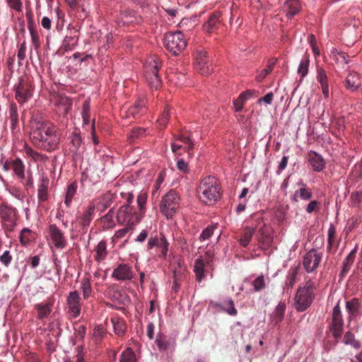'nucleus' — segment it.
<instances>
[{
	"label": "nucleus",
	"mask_w": 362,
	"mask_h": 362,
	"mask_svg": "<svg viewBox=\"0 0 362 362\" xmlns=\"http://www.w3.org/2000/svg\"><path fill=\"white\" fill-rule=\"evenodd\" d=\"M30 137L35 146L47 151L56 150L60 143L57 128L46 121H33Z\"/></svg>",
	"instance_id": "1"
},
{
	"label": "nucleus",
	"mask_w": 362,
	"mask_h": 362,
	"mask_svg": "<svg viewBox=\"0 0 362 362\" xmlns=\"http://www.w3.org/2000/svg\"><path fill=\"white\" fill-rule=\"evenodd\" d=\"M199 199L206 205H213L221 198V187L218 180L214 176L203 178L197 189Z\"/></svg>",
	"instance_id": "2"
},
{
	"label": "nucleus",
	"mask_w": 362,
	"mask_h": 362,
	"mask_svg": "<svg viewBox=\"0 0 362 362\" xmlns=\"http://www.w3.org/2000/svg\"><path fill=\"white\" fill-rule=\"evenodd\" d=\"M315 283L312 280L305 282L304 286L299 287L294 298L295 308L298 312H303L312 304L314 298Z\"/></svg>",
	"instance_id": "3"
},
{
	"label": "nucleus",
	"mask_w": 362,
	"mask_h": 362,
	"mask_svg": "<svg viewBox=\"0 0 362 362\" xmlns=\"http://www.w3.org/2000/svg\"><path fill=\"white\" fill-rule=\"evenodd\" d=\"M161 62L156 57L147 59L144 64V76L151 89L157 90L162 85L161 78L158 74Z\"/></svg>",
	"instance_id": "4"
},
{
	"label": "nucleus",
	"mask_w": 362,
	"mask_h": 362,
	"mask_svg": "<svg viewBox=\"0 0 362 362\" xmlns=\"http://www.w3.org/2000/svg\"><path fill=\"white\" fill-rule=\"evenodd\" d=\"M164 46L172 54H180L187 46V40L181 31L171 32L164 37Z\"/></svg>",
	"instance_id": "5"
},
{
	"label": "nucleus",
	"mask_w": 362,
	"mask_h": 362,
	"mask_svg": "<svg viewBox=\"0 0 362 362\" xmlns=\"http://www.w3.org/2000/svg\"><path fill=\"white\" fill-rule=\"evenodd\" d=\"M180 198L175 190L169 191L162 199L160 210L167 218H172L180 207Z\"/></svg>",
	"instance_id": "6"
},
{
	"label": "nucleus",
	"mask_w": 362,
	"mask_h": 362,
	"mask_svg": "<svg viewBox=\"0 0 362 362\" xmlns=\"http://www.w3.org/2000/svg\"><path fill=\"white\" fill-rule=\"evenodd\" d=\"M0 218L6 233L13 231L18 220V211L6 202L0 205Z\"/></svg>",
	"instance_id": "7"
},
{
	"label": "nucleus",
	"mask_w": 362,
	"mask_h": 362,
	"mask_svg": "<svg viewBox=\"0 0 362 362\" xmlns=\"http://www.w3.org/2000/svg\"><path fill=\"white\" fill-rule=\"evenodd\" d=\"M142 216L141 214L136 212L133 206L126 204L119 208L117 219L119 224H127L132 227L141 221Z\"/></svg>",
	"instance_id": "8"
},
{
	"label": "nucleus",
	"mask_w": 362,
	"mask_h": 362,
	"mask_svg": "<svg viewBox=\"0 0 362 362\" xmlns=\"http://www.w3.org/2000/svg\"><path fill=\"white\" fill-rule=\"evenodd\" d=\"M344 330V320L339 306V302L334 307L332 314V323L329 331L337 342L341 338Z\"/></svg>",
	"instance_id": "9"
},
{
	"label": "nucleus",
	"mask_w": 362,
	"mask_h": 362,
	"mask_svg": "<svg viewBox=\"0 0 362 362\" xmlns=\"http://www.w3.org/2000/svg\"><path fill=\"white\" fill-rule=\"evenodd\" d=\"M194 64L196 69L203 76H208L213 71L207 52L202 49H197L194 56Z\"/></svg>",
	"instance_id": "10"
},
{
	"label": "nucleus",
	"mask_w": 362,
	"mask_h": 362,
	"mask_svg": "<svg viewBox=\"0 0 362 362\" xmlns=\"http://www.w3.org/2000/svg\"><path fill=\"white\" fill-rule=\"evenodd\" d=\"M31 81L27 77H21L16 87V98L18 103H24L32 97Z\"/></svg>",
	"instance_id": "11"
},
{
	"label": "nucleus",
	"mask_w": 362,
	"mask_h": 362,
	"mask_svg": "<svg viewBox=\"0 0 362 362\" xmlns=\"http://www.w3.org/2000/svg\"><path fill=\"white\" fill-rule=\"evenodd\" d=\"M51 243L59 250L64 249L67 245V240L64 233L55 224L50 225L48 229Z\"/></svg>",
	"instance_id": "12"
},
{
	"label": "nucleus",
	"mask_w": 362,
	"mask_h": 362,
	"mask_svg": "<svg viewBox=\"0 0 362 362\" xmlns=\"http://www.w3.org/2000/svg\"><path fill=\"white\" fill-rule=\"evenodd\" d=\"M322 253L315 249L308 251L304 256L303 264L308 272H312L317 268L322 260Z\"/></svg>",
	"instance_id": "13"
},
{
	"label": "nucleus",
	"mask_w": 362,
	"mask_h": 362,
	"mask_svg": "<svg viewBox=\"0 0 362 362\" xmlns=\"http://www.w3.org/2000/svg\"><path fill=\"white\" fill-rule=\"evenodd\" d=\"M112 277L117 281H131L134 277L132 267L129 264H119L114 269Z\"/></svg>",
	"instance_id": "14"
},
{
	"label": "nucleus",
	"mask_w": 362,
	"mask_h": 362,
	"mask_svg": "<svg viewBox=\"0 0 362 362\" xmlns=\"http://www.w3.org/2000/svg\"><path fill=\"white\" fill-rule=\"evenodd\" d=\"M69 313L73 317H77L81 313V298L77 291H71L67 297Z\"/></svg>",
	"instance_id": "15"
},
{
	"label": "nucleus",
	"mask_w": 362,
	"mask_h": 362,
	"mask_svg": "<svg viewBox=\"0 0 362 362\" xmlns=\"http://www.w3.org/2000/svg\"><path fill=\"white\" fill-rule=\"evenodd\" d=\"M171 147L173 153H177L178 150L183 148L190 155V151L193 148L194 144L188 136L182 134L172 142Z\"/></svg>",
	"instance_id": "16"
},
{
	"label": "nucleus",
	"mask_w": 362,
	"mask_h": 362,
	"mask_svg": "<svg viewBox=\"0 0 362 362\" xmlns=\"http://www.w3.org/2000/svg\"><path fill=\"white\" fill-rule=\"evenodd\" d=\"M54 105L57 107L59 113L65 117L72 107L71 99L64 95H57L54 98Z\"/></svg>",
	"instance_id": "17"
},
{
	"label": "nucleus",
	"mask_w": 362,
	"mask_h": 362,
	"mask_svg": "<svg viewBox=\"0 0 362 362\" xmlns=\"http://www.w3.org/2000/svg\"><path fill=\"white\" fill-rule=\"evenodd\" d=\"M54 301L53 298H49L44 302L34 305L35 309L37 311V318L39 320H43L49 317L52 310Z\"/></svg>",
	"instance_id": "18"
},
{
	"label": "nucleus",
	"mask_w": 362,
	"mask_h": 362,
	"mask_svg": "<svg viewBox=\"0 0 362 362\" xmlns=\"http://www.w3.org/2000/svg\"><path fill=\"white\" fill-rule=\"evenodd\" d=\"M146 101L144 99L137 100L133 105L126 111L127 118H138L146 112Z\"/></svg>",
	"instance_id": "19"
},
{
	"label": "nucleus",
	"mask_w": 362,
	"mask_h": 362,
	"mask_svg": "<svg viewBox=\"0 0 362 362\" xmlns=\"http://www.w3.org/2000/svg\"><path fill=\"white\" fill-rule=\"evenodd\" d=\"M70 146L69 151L76 156H81L83 153L82 146V139L79 132L74 131L69 136Z\"/></svg>",
	"instance_id": "20"
},
{
	"label": "nucleus",
	"mask_w": 362,
	"mask_h": 362,
	"mask_svg": "<svg viewBox=\"0 0 362 362\" xmlns=\"http://www.w3.org/2000/svg\"><path fill=\"white\" fill-rule=\"evenodd\" d=\"M221 13L216 11L212 13L208 21L204 25V29L208 33H212L216 31L221 23Z\"/></svg>",
	"instance_id": "21"
},
{
	"label": "nucleus",
	"mask_w": 362,
	"mask_h": 362,
	"mask_svg": "<svg viewBox=\"0 0 362 362\" xmlns=\"http://www.w3.org/2000/svg\"><path fill=\"white\" fill-rule=\"evenodd\" d=\"M308 156L310 164L313 170L320 172L325 168V162L320 154L315 151H310Z\"/></svg>",
	"instance_id": "22"
},
{
	"label": "nucleus",
	"mask_w": 362,
	"mask_h": 362,
	"mask_svg": "<svg viewBox=\"0 0 362 362\" xmlns=\"http://www.w3.org/2000/svg\"><path fill=\"white\" fill-rule=\"evenodd\" d=\"M257 240L262 247H268L272 241V238L265 224L258 229Z\"/></svg>",
	"instance_id": "23"
},
{
	"label": "nucleus",
	"mask_w": 362,
	"mask_h": 362,
	"mask_svg": "<svg viewBox=\"0 0 362 362\" xmlns=\"http://www.w3.org/2000/svg\"><path fill=\"white\" fill-rule=\"evenodd\" d=\"M9 119L11 120V129L13 135L19 133L20 129L18 127V115L17 112V106L15 104H11L9 109Z\"/></svg>",
	"instance_id": "24"
},
{
	"label": "nucleus",
	"mask_w": 362,
	"mask_h": 362,
	"mask_svg": "<svg viewBox=\"0 0 362 362\" xmlns=\"http://www.w3.org/2000/svg\"><path fill=\"white\" fill-rule=\"evenodd\" d=\"M255 232V228L250 226H246L243 228L240 238L238 239L240 245L246 247L250 243Z\"/></svg>",
	"instance_id": "25"
},
{
	"label": "nucleus",
	"mask_w": 362,
	"mask_h": 362,
	"mask_svg": "<svg viewBox=\"0 0 362 362\" xmlns=\"http://www.w3.org/2000/svg\"><path fill=\"white\" fill-rule=\"evenodd\" d=\"M95 206L94 204H90L87 207L84 214L80 217V224L82 225L84 228L87 227L90 225L91 221L93 220L94 212H95Z\"/></svg>",
	"instance_id": "26"
},
{
	"label": "nucleus",
	"mask_w": 362,
	"mask_h": 362,
	"mask_svg": "<svg viewBox=\"0 0 362 362\" xmlns=\"http://www.w3.org/2000/svg\"><path fill=\"white\" fill-rule=\"evenodd\" d=\"M111 322L115 333L119 337L124 335L127 329L125 321L122 318L116 316L111 318Z\"/></svg>",
	"instance_id": "27"
},
{
	"label": "nucleus",
	"mask_w": 362,
	"mask_h": 362,
	"mask_svg": "<svg viewBox=\"0 0 362 362\" xmlns=\"http://www.w3.org/2000/svg\"><path fill=\"white\" fill-rule=\"evenodd\" d=\"M357 252V246H356L347 255L343 262V267L341 272V275L342 276H345L350 270Z\"/></svg>",
	"instance_id": "28"
},
{
	"label": "nucleus",
	"mask_w": 362,
	"mask_h": 362,
	"mask_svg": "<svg viewBox=\"0 0 362 362\" xmlns=\"http://www.w3.org/2000/svg\"><path fill=\"white\" fill-rule=\"evenodd\" d=\"M360 85L359 76L357 73L351 72L348 74L345 80V86L351 91L357 90Z\"/></svg>",
	"instance_id": "29"
},
{
	"label": "nucleus",
	"mask_w": 362,
	"mask_h": 362,
	"mask_svg": "<svg viewBox=\"0 0 362 362\" xmlns=\"http://www.w3.org/2000/svg\"><path fill=\"white\" fill-rule=\"evenodd\" d=\"M330 58L339 65H344L349 63V60L346 59V54L343 52L338 51L336 48H332L330 52Z\"/></svg>",
	"instance_id": "30"
},
{
	"label": "nucleus",
	"mask_w": 362,
	"mask_h": 362,
	"mask_svg": "<svg viewBox=\"0 0 362 362\" xmlns=\"http://www.w3.org/2000/svg\"><path fill=\"white\" fill-rule=\"evenodd\" d=\"M48 185L49 180L47 178H43L39 185L37 191V198L39 203L45 202L48 199Z\"/></svg>",
	"instance_id": "31"
},
{
	"label": "nucleus",
	"mask_w": 362,
	"mask_h": 362,
	"mask_svg": "<svg viewBox=\"0 0 362 362\" xmlns=\"http://www.w3.org/2000/svg\"><path fill=\"white\" fill-rule=\"evenodd\" d=\"M285 10L288 17H293L300 10V4L298 0H287L285 3Z\"/></svg>",
	"instance_id": "32"
},
{
	"label": "nucleus",
	"mask_w": 362,
	"mask_h": 362,
	"mask_svg": "<svg viewBox=\"0 0 362 362\" xmlns=\"http://www.w3.org/2000/svg\"><path fill=\"white\" fill-rule=\"evenodd\" d=\"M360 308L361 303L358 298H354L346 301V308L349 313L350 320L358 313Z\"/></svg>",
	"instance_id": "33"
},
{
	"label": "nucleus",
	"mask_w": 362,
	"mask_h": 362,
	"mask_svg": "<svg viewBox=\"0 0 362 362\" xmlns=\"http://www.w3.org/2000/svg\"><path fill=\"white\" fill-rule=\"evenodd\" d=\"M12 170L21 181L25 179V165L20 158L13 160Z\"/></svg>",
	"instance_id": "34"
},
{
	"label": "nucleus",
	"mask_w": 362,
	"mask_h": 362,
	"mask_svg": "<svg viewBox=\"0 0 362 362\" xmlns=\"http://www.w3.org/2000/svg\"><path fill=\"white\" fill-rule=\"evenodd\" d=\"M107 255V243L105 240H101L98 243L95 248V260L97 262H101L106 258Z\"/></svg>",
	"instance_id": "35"
},
{
	"label": "nucleus",
	"mask_w": 362,
	"mask_h": 362,
	"mask_svg": "<svg viewBox=\"0 0 362 362\" xmlns=\"http://www.w3.org/2000/svg\"><path fill=\"white\" fill-rule=\"evenodd\" d=\"M114 199V194L110 192H106L101 197L97 209L101 211H105L106 209L110 207Z\"/></svg>",
	"instance_id": "36"
},
{
	"label": "nucleus",
	"mask_w": 362,
	"mask_h": 362,
	"mask_svg": "<svg viewBox=\"0 0 362 362\" xmlns=\"http://www.w3.org/2000/svg\"><path fill=\"white\" fill-rule=\"evenodd\" d=\"M194 271L196 275V280L201 282L205 277L204 263L202 258L195 260Z\"/></svg>",
	"instance_id": "37"
},
{
	"label": "nucleus",
	"mask_w": 362,
	"mask_h": 362,
	"mask_svg": "<svg viewBox=\"0 0 362 362\" xmlns=\"http://www.w3.org/2000/svg\"><path fill=\"white\" fill-rule=\"evenodd\" d=\"M81 289L83 293V298L84 300L88 299L93 293V289L89 278L84 277L82 279L81 282Z\"/></svg>",
	"instance_id": "38"
},
{
	"label": "nucleus",
	"mask_w": 362,
	"mask_h": 362,
	"mask_svg": "<svg viewBox=\"0 0 362 362\" xmlns=\"http://www.w3.org/2000/svg\"><path fill=\"white\" fill-rule=\"evenodd\" d=\"M120 20L123 25L134 24L137 22L135 12L133 11H124L121 13Z\"/></svg>",
	"instance_id": "39"
},
{
	"label": "nucleus",
	"mask_w": 362,
	"mask_h": 362,
	"mask_svg": "<svg viewBox=\"0 0 362 362\" xmlns=\"http://www.w3.org/2000/svg\"><path fill=\"white\" fill-rule=\"evenodd\" d=\"M113 217V209H111L106 215L101 218V223L104 229H110L115 227V223Z\"/></svg>",
	"instance_id": "40"
},
{
	"label": "nucleus",
	"mask_w": 362,
	"mask_h": 362,
	"mask_svg": "<svg viewBox=\"0 0 362 362\" xmlns=\"http://www.w3.org/2000/svg\"><path fill=\"white\" fill-rule=\"evenodd\" d=\"M77 189V185L75 182H72L70 185H68L66 189V192L65 195V199H64V204L66 205L67 207H69L73 197L76 193Z\"/></svg>",
	"instance_id": "41"
},
{
	"label": "nucleus",
	"mask_w": 362,
	"mask_h": 362,
	"mask_svg": "<svg viewBox=\"0 0 362 362\" xmlns=\"http://www.w3.org/2000/svg\"><path fill=\"white\" fill-rule=\"evenodd\" d=\"M35 238V233L30 229L25 228L21 232L20 242L25 246L28 245L33 239Z\"/></svg>",
	"instance_id": "42"
},
{
	"label": "nucleus",
	"mask_w": 362,
	"mask_h": 362,
	"mask_svg": "<svg viewBox=\"0 0 362 362\" xmlns=\"http://www.w3.org/2000/svg\"><path fill=\"white\" fill-rule=\"evenodd\" d=\"M300 185L303 187H300L298 190L296 191L293 199L297 202L298 199H296V197L298 195H299V197L303 200L308 201L313 196L311 191L306 188L304 184L300 183Z\"/></svg>",
	"instance_id": "43"
},
{
	"label": "nucleus",
	"mask_w": 362,
	"mask_h": 362,
	"mask_svg": "<svg viewBox=\"0 0 362 362\" xmlns=\"http://www.w3.org/2000/svg\"><path fill=\"white\" fill-rule=\"evenodd\" d=\"M286 307V303L281 301L279 302V303L276 307L274 315V320L275 321L276 323H278L283 320L284 317Z\"/></svg>",
	"instance_id": "44"
},
{
	"label": "nucleus",
	"mask_w": 362,
	"mask_h": 362,
	"mask_svg": "<svg viewBox=\"0 0 362 362\" xmlns=\"http://www.w3.org/2000/svg\"><path fill=\"white\" fill-rule=\"evenodd\" d=\"M298 268L295 267L293 269H291L288 272V274L287 276L286 281V286L285 289L287 290V291L289 289H291L294 284H296V276L298 273Z\"/></svg>",
	"instance_id": "45"
},
{
	"label": "nucleus",
	"mask_w": 362,
	"mask_h": 362,
	"mask_svg": "<svg viewBox=\"0 0 362 362\" xmlns=\"http://www.w3.org/2000/svg\"><path fill=\"white\" fill-rule=\"evenodd\" d=\"M276 62V59H271L268 61L267 69L262 70L256 77L257 81H262L273 70L274 66Z\"/></svg>",
	"instance_id": "46"
},
{
	"label": "nucleus",
	"mask_w": 362,
	"mask_h": 362,
	"mask_svg": "<svg viewBox=\"0 0 362 362\" xmlns=\"http://www.w3.org/2000/svg\"><path fill=\"white\" fill-rule=\"evenodd\" d=\"M90 100L88 99H86L83 102V110L81 112L84 125H87L90 122Z\"/></svg>",
	"instance_id": "47"
},
{
	"label": "nucleus",
	"mask_w": 362,
	"mask_h": 362,
	"mask_svg": "<svg viewBox=\"0 0 362 362\" xmlns=\"http://www.w3.org/2000/svg\"><path fill=\"white\" fill-rule=\"evenodd\" d=\"M168 243L165 238V237L162 235L160 238V242L157 248L159 249L160 253L158 255L159 257H162L165 259L167 257V253L168 250Z\"/></svg>",
	"instance_id": "48"
},
{
	"label": "nucleus",
	"mask_w": 362,
	"mask_h": 362,
	"mask_svg": "<svg viewBox=\"0 0 362 362\" xmlns=\"http://www.w3.org/2000/svg\"><path fill=\"white\" fill-rule=\"evenodd\" d=\"M343 341L346 344L351 345L355 349H359L361 347L359 341L355 339L354 334H352L351 332H346Z\"/></svg>",
	"instance_id": "49"
},
{
	"label": "nucleus",
	"mask_w": 362,
	"mask_h": 362,
	"mask_svg": "<svg viewBox=\"0 0 362 362\" xmlns=\"http://www.w3.org/2000/svg\"><path fill=\"white\" fill-rule=\"evenodd\" d=\"M120 362H135V354L130 348H127L123 351L120 358Z\"/></svg>",
	"instance_id": "50"
},
{
	"label": "nucleus",
	"mask_w": 362,
	"mask_h": 362,
	"mask_svg": "<svg viewBox=\"0 0 362 362\" xmlns=\"http://www.w3.org/2000/svg\"><path fill=\"white\" fill-rule=\"evenodd\" d=\"M252 284L254 287V290L256 292H259V291L263 290L266 286L265 280H264V276L262 275L257 276L252 281Z\"/></svg>",
	"instance_id": "51"
},
{
	"label": "nucleus",
	"mask_w": 362,
	"mask_h": 362,
	"mask_svg": "<svg viewBox=\"0 0 362 362\" xmlns=\"http://www.w3.org/2000/svg\"><path fill=\"white\" fill-rule=\"evenodd\" d=\"M106 334L105 330L102 325H97L94 327L93 336L96 342H100Z\"/></svg>",
	"instance_id": "52"
},
{
	"label": "nucleus",
	"mask_w": 362,
	"mask_h": 362,
	"mask_svg": "<svg viewBox=\"0 0 362 362\" xmlns=\"http://www.w3.org/2000/svg\"><path fill=\"white\" fill-rule=\"evenodd\" d=\"M25 153L28 157L31 158L35 161H39L43 159V156L41 153L34 151L32 148L28 146L25 148Z\"/></svg>",
	"instance_id": "53"
},
{
	"label": "nucleus",
	"mask_w": 362,
	"mask_h": 362,
	"mask_svg": "<svg viewBox=\"0 0 362 362\" xmlns=\"http://www.w3.org/2000/svg\"><path fill=\"white\" fill-rule=\"evenodd\" d=\"M309 64L310 60L308 57H305L300 62L298 69V73L300 74L302 77H305L308 74Z\"/></svg>",
	"instance_id": "54"
},
{
	"label": "nucleus",
	"mask_w": 362,
	"mask_h": 362,
	"mask_svg": "<svg viewBox=\"0 0 362 362\" xmlns=\"http://www.w3.org/2000/svg\"><path fill=\"white\" fill-rule=\"evenodd\" d=\"M335 235H336V228H335L334 226L332 223H331L329 225V227L328 229V233H327V236H328L327 237V240H328L327 249L328 250H331L333 243L335 239Z\"/></svg>",
	"instance_id": "55"
},
{
	"label": "nucleus",
	"mask_w": 362,
	"mask_h": 362,
	"mask_svg": "<svg viewBox=\"0 0 362 362\" xmlns=\"http://www.w3.org/2000/svg\"><path fill=\"white\" fill-rule=\"evenodd\" d=\"M8 6L17 12H21L23 10L22 0H6Z\"/></svg>",
	"instance_id": "56"
},
{
	"label": "nucleus",
	"mask_w": 362,
	"mask_h": 362,
	"mask_svg": "<svg viewBox=\"0 0 362 362\" xmlns=\"http://www.w3.org/2000/svg\"><path fill=\"white\" fill-rule=\"evenodd\" d=\"M29 31L31 36L32 42L35 49H37L40 46V37L37 31L33 28L32 25L29 26Z\"/></svg>",
	"instance_id": "57"
},
{
	"label": "nucleus",
	"mask_w": 362,
	"mask_h": 362,
	"mask_svg": "<svg viewBox=\"0 0 362 362\" xmlns=\"http://www.w3.org/2000/svg\"><path fill=\"white\" fill-rule=\"evenodd\" d=\"M156 344L160 351H164L168 349L170 346V342L161 337H157L156 339Z\"/></svg>",
	"instance_id": "58"
},
{
	"label": "nucleus",
	"mask_w": 362,
	"mask_h": 362,
	"mask_svg": "<svg viewBox=\"0 0 362 362\" xmlns=\"http://www.w3.org/2000/svg\"><path fill=\"white\" fill-rule=\"evenodd\" d=\"M169 115V110L168 107H166L165 110L161 114V115L157 119V122L160 127L163 128L166 126L168 121Z\"/></svg>",
	"instance_id": "59"
},
{
	"label": "nucleus",
	"mask_w": 362,
	"mask_h": 362,
	"mask_svg": "<svg viewBox=\"0 0 362 362\" xmlns=\"http://www.w3.org/2000/svg\"><path fill=\"white\" fill-rule=\"evenodd\" d=\"M147 197L146 194H139L137 197L136 202L139 207V213L141 214V216L144 214V209L146 203Z\"/></svg>",
	"instance_id": "60"
},
{
	"label": "nucleus",
	"mask_w": 362,
	"mask_h": 362,
	"mask_svg": "<svg viewBox=\"0 0 362 362\" xmlns=\"http://www.w3.org/2000/svg\"><path fill=\"white\" fill-rule=\"evenodd\" d=\"M85 176L93 184H96L100 182V177L98 173L95 170H88L85 173Z\"/></svg>",
	"instance_id": "61"
},
{
	"label": "nucleus",
	"mask_w": 362,
	"mask_h": 362,
	"mask_svg": "<svg viewBox=\"0 0 362 362\" xmlns=\"http://www.w3.org/2000/svg\"><path fill=\"white\" fill-rule=\"evenodd\" d=\"M320 208V203L317 200L311 201L306 206L305 211L308 214L317 212Z\"/></svg>",
	"instance_id": "62"
},
{
	"label": "nucleus",
	"mask_w": 362,
	"mask_h": 362,
	"mask_svg": "<svg viewBox=\"0 0 362 362\" xmlns=\"http://www.w3.org/2000/svg\"><path fill=\"white\" fill-rule=\"evenodd\" d=\"M317 81L320 83L321 86L328 85L327 76L325 74V71L322 68L317 69Z\"/></svg>",
	"instance_id": "63"
},
{
	"label": "nucleus",
	"mask_w": 362,
	"mask_h": 362,
	"mask_svg": "<svg viewBox=\"0 0 362 362\" xmlns=\"http://www.w3.org/2000/svg\"><path fill=\"white\" fill-rule=\"evenodd\" d=\"M214 229L215 227L212 226L206 227L200 235V240L204 241L209 239L214 234Z\"/></svg>",
	"instance_id": "64"
}]
</instances>
